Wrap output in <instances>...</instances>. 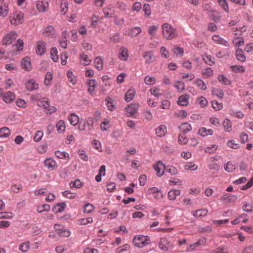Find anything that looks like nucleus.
Wrapping results in <instances>:
<instances>
[{
	"mask_svg": "<svg viewBox=\"0 0 253 253\" xmlns=\"http://www.w3.org/2000/svg\"><path fill=\"white\" fill-rule=\"evenodd\" d=\"M196 84L201 89L205 90L207 89V85L202 79H197L196 80Z\"/></svg>",
	"mask_w": 253,
	"mask_h": 253,
	"instance_id": "5fc2aeb1",
	"label": "nucleus"
},
{
	"mask_svg": "<svg viewBox=\"0 0 253 253\" xmlns=\"http://www.w3.org/2000/svg\"><path fill=\"white\" fill-rule=\"evenodd\" d=\"M208 14L210 17L211 19L216 22L220 20V16L218 15L217 12L215 10H210Z\"/></svg>",
	"mask_w": 253,
	"mask_h": 253,
	"instance_id": "c85d7f7f",
	"label": "nucleus"
},
{
	"mask_svg": "<svg viewBox=\"0 0 253 253\" xmlns=\"http://www.w3.org/2000/svg\"><path fill=\"white\" fill-rule=\"evenodd\" d=\"M163 35L168 40H172L177 37L176 30L170 24L165 23L162 25Z\"/></svg>",
	"mask_w": 253,
	"mask_h": 253,
	"instance_id": "f257e3e1",
	"label": "nucleus"
},
{
	"mask_svg": "<svg viewBox=\"0 0 253 253\" xmlns=\"http://www.w3.org/2000/svg\"><path fill=\"white\" fill-rule=\"evenodd\" d=\"M25 86L27 90L29 91L37 90L39 88L38 84L33 79L28 81L25 84Z\"/></svg>",
	"mask_w": 253,
	"mask_h": 253,
	"instance_id": "9b49d317",
	"label": "nucleus"
},
{
	"mask_svg": "<svg viewBox=\"0 0 253 253\" xmlns=\"http://www.w3.org/2000/svg\"><path fill=\"white\" fill-rule=\"evenodd\" d=\"M135 94V90L134 88L129 89L126 93L125 100L126 102H129L131 101Z\"/></svg>",
	"mask_w": 253,
	"mask_h": 253,
	"instance_id": "5701e85b",
	"label": "nucleus"
},
{
	"mask_svg": "<svg viewBox=\"0 0 253 253\" xmlns=\"http://www.w3.org/2000/svg\"><path fill=\"white\" fill-rule=\"evenodd\" d=\"M231 126L232 123L229 120L225 119L223 122V126L226 132H230L232 131Z\"/></svg>",
	"mask_w": 253,
	"mask_h": 253,
	"instance_id": "72a5a7b5",
	"label": "nucleus"
},
{
	"mask_svg": "<svg viewBox=\"0 0 253 253\" xmlns=\"http://www.w3.org/2000/svg\"><path fill=\"white\" fill-rule=\"evenodd\" d=\"M46 50L45 42L42 41H39L37 44L36 53L39 55H43Z\"/></svg>",
	"mask_w": 253,
	"mask_h": 253,
	"instance_id": "f8f14e48",
	"label": "nucleus"
},
{
	"mask_svg": "<svg viewBox=\"0 0 253 253\" xmlns=\"http://www.w3.org/2000/svg\"><path fill=\"white\" fill-rule=\"evenodd\" d=\"M52 74L51 73L48 72L46 73L45 78L44 84L45 85L48 86L50 84V82L52 81L53 76Z\"/></svg>",
	"mask_w": 253,
	"mask_h": 253,
	"instance_id": "864d4df0",
	"label": "nucleus"
},
{
	"mask_svg": "<svg viewBox=\"0 0 253 253\" xmlns=\"http://www.w3.org/2000/svg\"><path fill=\"white\" fill-rule=\"evenodd\" d=\"M54 31L53 27L51 26H49L45 28L42 33V34L44 36H49L50 35H53V32Z\"/></svg>",
	"mask_w": 253,
	"mask_h": 253,
	"instance_id": "3c124183",
	"label": "nucleus"
},
{
	"mask_svg": "<svg viewBox=\"0 0 253 253\" xmlns=\"http://www.w3.org/2000/svg\"><path fill=\"white\" fill-rule=\"evenodd\" d=\"M167 133V127L165 125H160L156 129V134L158 137H163Z\"/></svg>",
	"mask_w": 253,
	"mask_h": 253,
	"instance_id": "4be33fe9",
	"label": "nucleus"
},
{
	"mask_svg": "<svg viewBox=\"0 0 253 253\" xmlns=\"http://www.w3.org/2000/svg\"><path fill=\"white\" fill-rule=\"evenodd\" d=\"M230 68L235 73H242L245 71L244 67L241 65H232L230 66Z\"/></svg>",
	"mask_w": 253,
	"mask_h": 253,
	"instance_id": "a19ab883",
	"label": "nucleus"
},
{
	"mask_svg": "<svg viewBox=\"0 0 253 253\" xmlns=\"http://www.w3.org/2000/svg\"><path fill=\"white\" fill-rule=\"evenodd\" d=\"M114 18V23L116 25H117L120 27H122L125 23V20L124 18H120L118 16H115Z\"/></svg>",
	"mask_w": 253,
	"mask_h": 253,
	"instance_id": "13d9d810",
	"label": "nucleus"
},
{
	"mask_svg": "<svg viewBox=\"0 0 253 253\" xmlns=\"http://www.w3.org/2000/svg\"><path fill=\"white\" fill-rule=\"evenodd\" d=\"M11 134L10 129L7 127H3L0 128V137L7 138Z\"/></svg>",
	"mask_w": 253,
	"mask_h": 253,
	"instance_id": "473e14b6",
	"label": "nucleus"
},
{
	"mask_svg": "<svg viewBox=\"0 0 253 253\" xmlns=\"http://www.w3.org/2000/svg\"><path fill=\"white\" fill-rule=\"evenodd\" d=\"M105 101L107 106V109L110 111H114L116 108V103L110 97H107L105 99Z\"/></svg>",
	"mask_w": 253,
	"mask_h": 253,
	"instance_id": "aec40b11",
	"label": "nucleus"
},
{
	"mask_svg": "<svg viewBox=\"0 0 253 253\" xmlns=\"http://www.w3.org/2000/svg\"><path fill=\"white\" fill-rule=\"evenodd\" d=\"M232 42L236 47H240L244 44V39L241 37L234 38Z\"/></svg>",
	"mask_w": 253,
	"mask_h": 253,
	"instance_id": "4c0bfd02",
	"label": "nucleus"
},
{
	"mask_svg": "<svg viewBox=\"0 0 253 253\" xmlns=\"http://www.w3.org/2000/svg\"><path fill=\"white\" fill-rule=\"evenodd\" d=\"M180 194V192L179 190H171L168 193V198L170 200H174L177 196Z\"/></svg>",
	"mask_w": 253,
	"mask_h": 253,
	"instance_id": "7c9ffc66",
	"label": "nucleus"
},
{
	"mask_svg": "<svg viewBox=\"0 0 253 253\" xmlns=\"http://www.w3.org/2000/svg\"><path fill=\"white\" fill-rule=\"evenodd\" d=\"M44 165L48 169L52 170L57 167L56 162L51 158H48L45 160Z\"/></svg>",
	"mask_w": 253,
	"mask_h": 253,
	"instance_id": "2eb2a0df",
	"label": "nucleus"
},
{
	"mask_svg": "<svg viewBox=\"0 0 253 253\" xmlns=\"http://www.w3.org/2000/svg\"><path fill=\"white\" fill-rule=\"evenodd\" d=\"M174 86L179 91H182L184 89V83L181 81H176Z\"/></svg>",
	"mask_w": 253,
	"mask_h": 253,
	"instance_id": "680f3d73",
	"label": "nucleus"
},
{
	"mask_svg": "<svg viewBox=\"0 0 253 253\" xmlns=\"http://www.w3.org/2000/svg\"><path fill=\"white\" fill-rule=\"evenodd\" d=\"M202 75L205 78H208L213 75V70L211 68H207L202 70Z\"/></svg>",
	"mask_w": 253,
	"mask_h": 253,
	"instance_id": "c03bdc74",
	"label": "nucleus"
},
{
	"mask_svg": "<svg viewBox=\"0 0 253 253\" xmlns=\"http://www.w3.org/2000/svg\"><path fill=\"white\" fill-rule=\"evenodd\" d=\"M235 168V166L230 162H227V164L224 165L225 170L229 172H232Z\"/></svg>",
	"mask_w": 253,
	"mask_h": 253,
	"instance_id": "e2e57ef3",
	"label": "nucleus"
},
{
	"mask_svg": "<svg viewBox=\"0 0 253 253\" xmlns=\"http://www.w3.org/2000/svg\"><path fill=\"white\" fill-rule=\"evenodd\" d=\"M71 188H80L82 186V182L79 179H76L74 181H72L70 183Z\"/></svg>",
	"mask_w": 253,
	"mask_h": 253,
	"instance_id": "09e8293b",
	"label": "nucleus"
},
{
	"mask_svg": "<svg viewBox=\"0 0 253 253\" xmlns=\"http://www.w3.org/2000/svg\"><path fill=\"white\" fill-rule=\"evenodd\" d=\"M211 92L212 95L216 96L220 99H222L224 95L223 90L217 88H213L211 90Z\"/></svg>",
	"mask_w": 253,
	"mask_h": 253,
	"instance_id": "79ce46f5",
	"label": "nucleus"
},
{
	"mask_svg": "<svg viewBox=\"0 0 253 253\" xmlns=\"http://www.w3.org/2000/svg\"><path fill=\"white\" fill-rule=\"evenodd\" d=\"M220 6L226 12L229 11V6L226 0H217Z\"/></svg>",
	"mask_w": 253,
	"mask_h": 253,
	"instance_id": "37998d69",
	"label": "nucleus"
},
{
	"mask_svg": "<svg viewBox=\"0 0 253 253\" xmlns=\"http://www.w3.org/2000/svg\"><path fill=\"white\" fill-rule=\"evenodd\" d=\"M218 79L220 82L224 84L229 85L231 84L230 81L224 75H219L218 77Z\"/></svg>",
	"mask_w": 253,
	"mask_h": 253,
	"instance_id": "6e6d98bb",
	"label": "nucleus"
},
{
	"mask_svg": "<svg viewBox=\"0 0 253 253\" xmlns=\"http://www.w3.org/2000/svg\"><path fill=\"white\" fill-rule=\"evenodd\" d=\"M103 19V17H100L98 15L94 14L91 18V26L92 27L96 28L97 26V23L99 21Z\"/></svg>",
	"mask_w": 253,
	"mask_h": 253,
	"instance_id": "ea45409f",
	"label": "nucleus"
},
{
	"mask_svg": "<svg viewBox=\"0 0 253 253\" xmlns=\"http://www.w3.org/2000/svg\"><path fill=\"white\" fill-rule=\"evenodd\" d=\"M154 169L156 172V175L161 177L164 174L166 166L162 162L159 161L154 166Z\"/></svg>",
	"mask_w": 253,
	"mask_h": 253,
	"instance_id": "6e6552de",
	"label": "nucleus"
},
{
	"mask_svg": "<svg viewBox=\"0 0 253 253\" xmlns=\"http://www.w3.org/2000/svg\"><path fill=\"white\" fill-rule=\"evenodd\" d=\"M132 243L136 247L143 248L150 243V237L141 235H136L133 239Z\"/></svg>",
	"mask_w": 253,
	"mask_h": 253,
	"instance_id": "f03ea898",
	"label": "nucleus"
},
{
	"mask_svg": "<svg viewBox=\"0 0 253 253\" xmlns=\"http://www.w3.org/2000/svg\"><path fill=\"white\" fill-rule=\"evenodd\" d=\"M55 154L56 156L59 159H66V158H69V154L65 151L61 152L56 151L55 152Z\"/></svg>",
	"mask_w": 253,
	"mask_h": 253,
	"instance_id": "603ef678",
	"label": "nucleus"
},
{
	"mask_svg": "<svg viewBox=\"0 0 253 253\" xmlns=\"http://www.w3.org/2000/svg\"><path fill=\"white\" fill-rule=\"evenodd\" d=\"M66 207L65 203H60L57 204L52 208V211L55 213H58L63 211Z\"/></svg>",
	"mask_w": 253,
	"mask_h": 253,
	"instance_id": "393cba45",
	"label": "nucleus"
},
{
	"mask_svg": "<svg viewBox=\"0 0 253 253\" xmlns=\"http://www.w3.org/2000/svg\"><path fill=\"white\" fill-rule=\"evenodd\" d=\"M68 36V33L67 31H64L62 33L63 38L59 41V43L61 46L63 48H66L67 46V36Z\"/></svg>",
	"mask_w": 253,
	"mask_h": 253,
	"instance_id": "cd10ccee",
	"label": "nucleus"
},
{
	"mask_svg": "<svg viewBox=\"0 0 253 253\" xmlns=\"http://www.w3.org/2000/svg\"><path fill=\"white\" fill-rule=\"evenodd\" d=\"M141 32V29L139 27H134L131 30L130 35L132 37H135Z\"/></svg>",
	"mask_w": 253,
	"mask_h": 253,
	"instance_id": "0e129e2a",
	"label": "nucleus"
},
{
	"mask_svg": "<svg viewBox=\"0 0 253 253\" xmlns=\"http://www.w3.org/2000/svg\"><path fill=\"white\" fill-rule=\"evenodd\" d=\"M17 34L15 31H11L8 33L3 38V44L8 45L12 43L13 41L16 39Z\"/></svg>",
	"mask_w": 253,
	"mask_h": 253,
	"instance_id": "0eeeda50",
	"label": "nucleus"
},
{
	"mask_svg": "<svg viewBox=\"0 0 253 253\" xmlns=\"http://www.w3.org/2000/svg\"><path fill=\"white\" fill-rule=\"evenodd\" d=\"M56 127L58 133L64 132L66 128L65 122L63 120H59L56 125Z\"/></svg>",
	"mask_w": 253,
	"mask_h": 253,
	"instance_id": "c756f323",
	"label": "nucleus"
},
{
	"mask_svg": "<svg viewBox=\"0 0 253 253\" xmlns=\"http://www.w3.org/2000/svg\"><path fill=\"white\" fill-rule=\"evenodd\" d=\"M206 242V239L204 237H202L196 242L190 245L187 248V250L188 251H194L197 248L203 246Z\"/></svg>",
	"mask_w": 253,
	"mask_h": 253,
	"instance_id": "1a4fd4ad",
	"label": "nucleus"
},
{
	"mask_svg": "<svg viewBox=\"0 0 253 253\" xmlns=\"http://www.w3.org/2000/svg\"><path fill=\"white\" fill-rule=\"evenodd\" d=\"M212 40L217 44H222L227 47L229 46V42L219 35H213Z\"/></svg>",
	"mask_w": 253,
	"mask_h": 253,
	"instance_id": "dca6fc26",
	"label": "nucleus"
},
{
	"mask_svg": "<svg viewBox=\"0 0 253 253\" xmlns=\"http://www.w3.org/2000/svg\"><path fill=\"white\" fill-rule=\"evenodd\" d=\"M43 133L42 131H37L34 137V140L35 142H39L42 140L43 137Z\"/></svg>",
	"mask_w": 253,
	"mask_h": 253,
	"instance_id": "052dcab7",
	"label": "nucleus"
},
{
	"mask_svg": "<svg viewBox=\"0 0 253 253\" xmlns=\"http://www.w3.org/2000/svg\"><path fill=\"white\" fill-rule=\"evenodd\" d=\"M29 247L30 243L27 242L21 244L19 247V250L23 253H26L29 250Z\"/></svg>",
	"mask_w": 253,
	"mask_h": 253,
	"instance_id": "8fccbe9b",
	"label": "nucleus"
},
{
	"mask_svg": "<svg viewBox=\"0 0 253 253\" xmlns=\"http://www.w3.org/2000/svg\"><path fill=\"white\" fill-rule=\"evenodd\" d=\"M237 59L242 62L246 61V56L243 54V50L242 49H237L235 52Z\"/></svg>",
	"mask_w": 253,
	"mask_h": 253,
	"instance_id": "e433bc0d",
	"label": "nucleus"
},
{
	"mask_svg": "<svg viewBox=\"0 0 253 253\" xmlns=\"http://www.w3.org/2000/svg\"><path fill=\"white\" fill-rule=\"evenodd\" d=\"M119 57L121 60L126 61L128 57V51L126 48L122 47L119 51Z\"/></svg>",
	"mask_w": 253,
	"mask_h": 253,
	"instance_id": "a211bd4d",
	"label": "nucleus"
},
{
	"mask_svg": "<svg viewBox=\"0 0 253 253\" xmlns=\"http://www.w3.org/2000/svg\"><path fill=\"white\" fill-rule=\"evenodd\" d=\"M203 60L206 64L210 66H212L215 64L214 58L210 55L204 54Z\"/></svg>",
	"mask_w": 253,
	"mask_h": 253,
	"instance_id": "a878e982",
	"label": "nucleus"
},
{
	"mask_svg": "<svg viewBox=\"0 0 253 253\" xmlns=\"http://www.w3.org/2000/svg\"><path fill=\"white\" fill-rule=\"evenodd\" d=\"M68 120L71 125L75 126L78 123L79 121V118L75 113H72L69 116Z\"/></svg>",
	"mask_w": 253,
	"mask_h": 253,
	"instance_id": "c9c22d12",
	"label": "nucleus"
},
{
	"mask_svg": "<svg viewBox=\"0 0 253 253\" xmlns=\"http://www.w3.org/2000/svg\"><path fill=\"white\" fill-rule=\"evenodd\" d=\"M24 14L20 11H16L10 17V22L12 25L17 26L23 22Z\"/></svg>",
	"mask_w": 253,
	"mask_h": 253,
	"instance_id": "7ed1b4c3",
	"label": "nucleus"
},
{
	"mask_svg": "<svg viewBox=\"0 0 253 253\" xmlns=\"http://www.w3.org/2000/svg\"><path fill=\"white\" fill-rule=\"evenodd\" d=\"M208 212V210L206 209H202L196 211H193L192 214L195 217H201L206 216Z\"/></svg>",
	"mask_w": 253,
	"mask_h": 253,
	"instance_id": "6ab92c4d",
	"label": "nucleus"
},
{
	"mask_svg": "<svg viewBox=\"0 0 253 253\" xmlns=\"http://www.w3.org/2000/svg\"><path fill=\"white\" fill-rule=\"evenodd\" d=\"M189 98V96L188 94L182 95L178 98L177 103L180 106H186L188 104Z\"/></svg>",
	"mask_w": 253,
	"mask_h": 253,
	"instance_id": "f3484780",
	"label": "nucleus"
},
{
	"mask_svg": "<svg viewBox=\"0 0 253 253\" xmlns=\"http://www.w3.org/2000/svg\"><path fill=\"white\" fill-rule=\"evenodd\" d=\"M36 8L40 12L46 11L48 9V3L38 0L36 2Z\"/></svg>",
	"mask_w": 253,
	"mask_h": 253,
	"instance_id": "ddd939ff",
	"label": "nucleus"
},
{
	"mask_svg": "<svg viewBox=\"0 0 253 253\" xmlns=\"http://www.w3.org/2000/svg\"><path fill=\"white\" fill-rule=\"evenodd\" d=\"M211 105L212 108L215 111H219L223 108V104L222 103H218L216 100H213L211 101Z\"/></svg>",
	"mask_w": 253,
	"mask_h": 253,
	"instance_id": "de8ad7c7",
	"label": "nucleus"
},
{
	"mask_svg": "<svg viewBox=\"0 0 253 253\" xmlns=\"http://www.w3.org/2000/svg\"><path fill=\"white\" fill-rule=\"evenodd\" d=\"M21 65V68L25 71H30L32 69L31 59L28 57L24 58L22 60Z\"/></svg>",
	"mask_w": 253,
	"mask_h": 253,
	"instance_id": "4468645a",
	"label": "nucleus"
},
{
	"mask_svg": "<svg viewBox=\"0 0 253 253\" xmlns=\"http://www.w3.org/2000/svg\"><path fill=\"white\" fill-rule=\"evenodd\" d=\"M15 95L14 93L11 91H7L3 93L2 97V100L6 103H10L15 100Z\"/></svg>",
	"mask_w": 253,
	"mask_h": 253,
	"instance_id": "9d476101",
	"label": "nucleus"
},
{
	"mask_svg": "<svg viewBox=\"0 0 253 253\" xmlns=\"http://www.w3.org/2000/svg\"><path fill=\"white\" fill-rule=\"evenodd\" d=\"M39 105L42 106L45 109V111L47 114H51L56 111V108L54 106H50L47 100L44 98L40 102Z\"/></svg>",
	"mask_w": 253,
	"mask_h": 253,
	"instance_id": "423d86ee",
	"label": "nucleus"
},
{
	"mask_svg": "<svg viewBox=\"0 0 253 253\" xmlns=\"http://www.w3.org/2000/svg\"><path fill=\"white\" fill-rule=\"evenodd\" d=\"M155 82V78L153 77L146 76L144 79V82L147 85L154 84Z\"/></svg>",
	"mask_w": 253,
	"mask_h": 253,
	"instance_id": "69168bd1",
	"label": "nucleus"
},
{
	"mask_svg": "<svg viewBox=\"0 0 253 253\" xmlns=\"http://www.w3.org/2000/svg\"><path fill=\"white\" fill-rule=\"evenodd\" d=\"M13 213L11 212H0V219L11 218L13 217Z\"/></svg>",
	"mask_w": 253,
	"mask_h": 253,
	"instance_id": "4d7b16f0",
	"label": "nucleus"
},
{
	"mask_svg": "<svg viewBox=\"0 0 253 253\" xmlns=\"http://www.w3.org/2000/svg\"><path fill=\"white\" fill-rule=\"evenodd\" d=\"M139 105L138 103H132L125 108L126 115L128 117H131L135 115L138 111Z\"/></svg>",
	"mask_w": 253,
	"mask_h": 253,
	"instance_id": "39448f33",
	"label": "nucleus"
},
{
	"mask_svg": "<svg viewBox=\"0 0 253 253\" xmlns=\"http://www.w3.org/2000/svg\"><path fill=\"white\" fill-rule=\"evenodd\" d=\"M184 134H179L178 136V141L180 144L184 145L188 142V139Z\"/></svg>",
	"mask_w": 253,
	"mask_h": 253,
	"instance_id": "338daca9",
	"label": "nucleus"
},
{
	"mask_svg": "<svg viewBox=\"0 0 253 253\" xmlns=\"http://www.w3.org/2000/svg\"><path fill=\"white\" fill-rule=\"evenodd\" d=\"M79 224L82 225H86L88 223H91L93 222V219L92 217H87L81 219L79 220Z\"/></svg>",
	"mask_w": 253,
	"mask_h": 253,
	"instance_id": "bf43d9fd",
	"label": "nucleus"
},
{
	"mask_svg": "<svg viewBox=\"0 0 253 253\" xmlns=\"http://www.w3.org/2000/svg\"><path fill=\"white\" fill-rule=\"evenodd\" d=\"M198 134L202 137H206L209 135H212L213 134V130L212 129H207L203 127L199 129Z\"/></svg>",
	"mask_w": 253,
	"mask_h": 253,
	"instance_id": "412c9836",
	"label": "nucleus"
},
{
	"mask_svg": "<svg viewBox=\"0 0 253 253\" xmlns=\"http://www.w3.org/2000/svg\"><path fill=\"white\" fill-rule=\"evenodd\" d=\"M159 247L162 251L166 252L169 249L172 248L173 245L167 238H162L159 243Z\"/></svg>",
	"mask_w": 253,
	"mask_h": 253,
	"instance_id": "20e7f679",
	"label": "nucleus"
},
{
	"mask_svg": "<svg viewBox=\"0 0 253 253\" xmlns=\"http://www.w3.org/2000/svg\"><path fill=\"white\" fill-rule=\"evenodd\" d=\"M81 63L84 66H86L90 64L91 60L88 59V57L87 55L83 53L81 54Z\"/></svg>",
	"mask_w": 253,
	"mask_h": 253,
	"instance_id": "58836bf2",
	"label": "nucleus"
},
{
	"mask_svg": "<svg viewBox=\"0 0 253 253\" xmlns=\"http://www.w3.org/2000/svg\"><path fill=\"white\" fill-rule=\"evenodd\" d=\"M57 50L56 48L53 47L51 48L50 50V56L52 59V60L54 62H56L58 59V56L57 55Z\"/></svg>",
	"mask_w": 253,
	"mask_h": 253,
	"instance_id": "49530a36",
	"label": "nucleus"
},
{
	"mask_svg": "<svg viewBox=\"0 0 253 253\" xmlns=\"http://www.w3.org/2000/svg\"><path fill=\"white\" fill-rule=\"evenodd\" d=\"M179 128L183 134H185L192 129V127L188 123H183L179 127Z\"/></svg>",
	"mask_w": 253,
	"mask_h": 253,
	"instance_id": "f704fd0d",
	"label": "nucleus"
},
{
	"mask_svg": "<svg viewBox=\"0 0 253 253\" xmlns=\"http://www.w3.org/2000/svg\"><path fill=\"white\" fill-rule=\"evenodd\" d=\"M165 171L169 173L171 175H174L177 173V169L173 166H170L167 169L166 168Z\"/></svg>",
	"mask_w": 253,
	"mask_h": 253,
	"instance_id": "774afa93",
	"label": "nucleus"
},
{
	"mask_svg": "<svg viewBox=\"0 0 253 253\" xmlns=\"http://www.w3.org/2000/svg\"><path fill=\"white\" fill-rule=\"evenodd\" d=\"M87 84L88 87V91L90 94H93L94 92L95 88L96 86V82L94 79L88 80L87 82Z\"/></svg>",
	"mask_w": 253,
	"mask_h": 253,
	"instance_id": "b1692460",
	"label": "nucleus"
},
{
	"mask_svg": "<svg viewBox=\"0 0 253 253\" xmlns=\"http://www.w3.org/2000/svg\"><path fill=\"white\" fill-rule=\"evenodd\" d=\"M142 56L145 59V63L150 64L152 62V59L154 57V55L152 51H145L143 52Z\"/></svg>",
	"mask_w": 253,
	"mask_h": 253,
	"instance_id": "bb28decb",
	"label": "nucleus"
},
{
	"mask_svg": "<svg viewBox=\"0 0 253 253\" xmlns=\"http://www.w3.org/2000/svg\"><path fill=\"white\" fill-rule=\"evenodd\" d=\"M184 169L187 170H195L198 169V166L192 162L188 163L184 165Z\"/></svg>",
	"mask_w": 253,
	"mask_h": 253,
	"instance_id": "a18cd8bd",
	"label": "nucleus"
},
{
	"mask_svg": "<svg viewBox=\"0 0 253 253\" xmlns=\"http://www.w3.org/2000/svg\"><path fill=\"white\" fill-rule=\"evenodd\" d=\"M94 66L98 70H101L103 67V61L101 57H97L94 60Z\"/></svg>",
	"mask_w": 253,
	"mask_h": 253,
	"instance_id": "2f4dec72",
	"label": "nucleus"
}]
</instances>
